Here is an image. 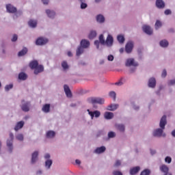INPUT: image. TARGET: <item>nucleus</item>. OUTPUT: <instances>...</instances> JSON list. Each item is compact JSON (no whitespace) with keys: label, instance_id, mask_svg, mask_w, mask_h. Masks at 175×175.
Returning <instances> with one entry per match:
<instances>
[{"label":"nucleus","instance_id":"obj_1","mask_svg":"<svg viewBox=\"0 0 175 175\" xmlns=\"http://www.w3.org/2000/svg\"><path fill=\"white\" fill-rule=\"evenodd\" d=\"M165 125H167V116L164 115L159 123V126L161 129H157L153 132V136H155L157 137H161V136H165V134L163 133V130L165 128Z\"/></svg>","mask_w":175,"mask_h":175},{"label":"nucleus","instance_id":"obj_2","mask_svg":"<svg viewBox=\"0 0 175 175\" xmlns=\"http://www.w3.org/2000/svg\"><path fill=\"white\" fill-rule=\"evenodd\" d=\"M29 67L31 69H34V74L36 75H38L44 70V67L42 65H39V63L36 60L30 62Z\"/></svg>","mask_w":175,"mask_h":175},{"label":"nucleus","instance_id":"obj_3","mask_svg":"<svg viewBox=\"0 0 175 175\" xmlns=\"http://www.w3.org/2000/svg\"><path fill=\"white\" fill-rule=\"evenodd\" d=\"M81 46H79L77 50V55L79 56L83 52L84 48H88L90 46V42L85 40H83L81 42Z\"/></svg>","mask_w":175,"mask_h":175},{"label":"nucleus","instance_id":"obj_4","mask_svg":"<svg viewBox=\"0 0 175 175\" xmlns=\"http://www.w3.org/2000/svg\"><path fill=\"white\" fill-rule=\"evenodd\" d=\"M105 100L100 98H88V103H92V105H96V103H98V105H103Z\"/></svg>","mask_w":175,"mask_h":175},{"label":"nucleus","instance_id":"obj_5","mask_svg":"<svg viewBox=\"0 0 175 175\" xmlns=\"http://www.w3.org/2000/svg\"><path fill=\"white\" fill-rule=\"evenodd\" d=\"M14 137V135H13V133H10V140L7 141V146L10 149V152H12V150H13V139Z\"/></svg>","mask_w":175,"mask_h":175},{"label":"nucleus","instance_id":"obj_6","mask_svg":"<svg viewBox=\"0 0 175 175\" xmlns=\"http://www.w3.org/2000/svg\"><path fill=\"white\" fill-rule=\"evenodd\" d=\"M47 42H49V40L43 37L38 38L36 41V45H44Z\"/></svg>","mask_w":175,"mask_h":175},{"label":"nucleus","instance_id":"obj_7","mask_svg":"<svg viewBox=\"0 0 175 175\" xmlns=\"http://www.w3.org/2000/svg\"><path fill=\"white\" fill-rule=\"evenodd\" d=\"M133 42L131 41H129L127 42V44L125 46V51L127 53H131L133 49Z\"/></svg>","mask_w":175,"mask_h":175},{"label":"nucleus","instance_id":"obj_8","mask_svg":"<svg viewBox=\"0 0 175 175\" xmlns=\"http://www.w3.org/2000/svg\"><path fill=\"white\" fill-rule=\"evenodd\" d=\"M126 66H137L138 64L137 62H135L134 59L129 58L126 62Z\"/></svg>","mask_w":175,"mask_h":175},{"label":"nucleus","instance_id":"obj_9","mask_svg":"<svg viewBox=\"0 0 175 175\" xmlns=\"http://www.w3.org/2000/svg\"><path fill=\"white\" fill-rule=\"evenodd\" d=\"M160 170L161 171V172L164 173L165 175H172V174H169V168L166 165H162L160 167Z\"/></svg>","mask_w":175,"mask_h":175},{"label":"nucleus","instance_id":"obj_10","mask_svg":"<svg viewBox=\"0 0 175 175\" xmlns=\"http://www.w3.org/2000/svg\"><path fill=\"white\" fill-rule=\"evenodd\" d=\"M64 92L66 93L67 98H72V94L71 93V91H70L69 87L67 85H64Z\"/></svg>","mask_w":175,"mask_h":175},{"label":"nucleus","instance_id":"obj_11","mask_svg":"<svg viewBox=\"0 0 175 175\" xmlns=\"http://www.w3.org/2000/svg\"><path fill=\"white\" fill-rule=\"evenodd\" d=\"M7 11L10 13H16L17 12V8H14L13 5L8 4L6 5Z\"/></svg>","mask_w":175,"mask_h":175},{"label":"nucleus","instance_id":"obj_12","mask_svg":"<svg viewBox=\"0 0 175 175\" xmlns=\"http://www.w3.org/2000/svg\"><path fill=\"white\" fill-rule=\"evenodd\" d=\"M39 155V152L38 151H35L32 153L31 155V163L34 164L38 161V156Z\"/></svg>","mask_w":175,"mask_h":175},{"label":"nucleus","instance_id":"obj_13","mask_svg":"<svg viewBox=\"0 0 175 175\" xmlns=\"http://www.w3.org/2000/svg\"><path fill=\"white\" fill-rule=\"evenodd\" d=\"M143 30H144V31L146 33H147V34H148V35H151V34L152 33V32H153V31H152V29H151V27H150V26H148V25H144V26L143 27Z\"/></svg>","mask_w":175,"mask_h":175},{"label":"nucleus","instance_id":"obj_14","mask_svg":"<svg viewBox=\"0 0 175 175\" xmlns=\"http://www.w3.org/2000/svg\"><path fill=\"white\" fill-rule=\"evenodd\" d=\"M148 87L150 88H154V87H156V79L154 77L149 79Z\"/></svg>","mask_w":175,"mask_h":175},{"label":"nucleus","instance_id":"obj_15","mask_svg":"<svg viewBox=\"0 0 175 175\" xmlns=\"http://www.w3.org/2000/svg\"><path fill=\"white\" fill-rule=\"evenodd\" d=\"M106 150V148L105 146H101L99 148H96V150H94V153L97 154H102L103 152H105Z\"/></svg>","mask_w":175,"mask_h":175},{"label":"nucleus","instance_id":"obj_16","mask_svg":"<svg viewBox=\"0 0 175 175\" xmlns=\"http://www.w3.org/2000/svg\"><path fill=\"white\" fill-rule=\"evenodd\" d=\"M140 171V167L139 166L134 167L131 169L130 174L131 175H135Z\"/></svg>","mask_w":175,"mask_h":175},{"label":"nucleus","instance_id":"obj_17","mask_svg":"<svg viewBox=\"0 0 175 175\" xmlns=\"http://www.w3.org/2000/svg\"><path fill=\"white\" fill-rule=\"evenodd\" d=\"M23 126H24V121H20L16 123V124L14 127V131H16V132H17V131H20V129H21V128H23Z\"/></svg>","mask_w":175,"mask_h":175},{"label":"nucleus","instance_id":"obj_18","mask_svg":"<svg viewBox=\"0 0 175 175\" xmlns=\"http://www.w3.org/2000/svg\"><path fill=\"white\" fill-rule=\"evenodd\" d=\"M88 111L90 116H91L92 118H93V117H94V116L96 118H98L100 114V112L98 111H95L92 112V111H90V110H88Z\"/></svg>","mask_w":175,"mask_h":175},{"label":"nucleus","instance_id":"obj_19","mask_svg":"<svg viewBox=\"0 0 175 175\" xmlns=\"http://www.w3.org/2000/svg\"><path fill=\"white\" fill-rule=\"evenodd\" d=\"M156 5L159 8H163L165 7V3L162 0H157Z\"/></svg>","mask_w":175,"mask_h":175},{"label":"nucleus","instance_id":"obj_20","mask_svg":"<svg viewBox=\"0 0 175 175\" xmlns=\"http://www.w3.org/2000/svg\"><path fill=\"white\" fill-rule=\"evenodd\" d=\"M105 42L108 46H111L113 44V38H112V36H110V35H108Z\"/></svg>","mask_w":175,"mask_h":175},{"label":"nucleus","instance_id":"obj_21","mask_svg":"<svg viewBox=\"0 0 175 175\" xmlns=\"http://www.w3.org/2000/svg\"><path fill=\"white\" fill-rule=\"evenodd\" d=\"M28 24L31 27L35 28L38 25V22L35 20H30Z\"/></svg>","mask_w":175,"mask_h":175},{"label":"nucleus","instance_id":"obj_22","mask_svg":"<svg viewBox=\"0 0 175 175\" xmlns=\"http://www.w3.org/2000/svg\"><path fill=\"white\" fill-rule=\"evenodd\" d=\"M55 135V133L53 131H49L46 133V137H48V139H52L53 137H54Z\"/></svg>","mask_w":175,"mask_h":175},{"label":"nucleus","instance_id":"obj_23","mask_svg":"<svg viewBox=\"0 0 175 175\" xmlns=\"http://www.w3.org/2000/svg\"><path fill=\"white\" fill-rule=\"evenodd\" d=\"M28 49L27 48H23V50L18 52V56L21 57L27 54Z\"/></svg>","mask_w":175,"mask_h":175},{"label":"nucleus","instance_id":"obj_24","mask_svg":"<svg viewBox=\"0 0 175 175\" xmlns=\"http://www.w3.org/2000/svg\"><path fill=\"white\" fill-rule=\"evenodd\" d=\"M46 13L51 18H53L55 15V13L53 11H51L50 10H46Z\"/></svg>","mask_w":175,"mask_h":175},{"label":"nucleus","instance_id":"obj_25","mask_svg":"<svg viewBox=\"0 0 175 175\" xmlns=\"http://www.w3.org/2000/svg\"><path fill=\"white\" fill-rule=\"evenodd\" d=\"M113 117V114L111 112H106L105 113V118H106V120H111Z\"/></svg>","mask_w":175,"mask_h":175},{"label":"nucleus","instance_id":"obj_26","mask_svg":"<svg viewBox=\"0 0 175 175\" xmlns=\"http://www.w3.org/2000/svg\"><path fill=\"white\" fill-rule=\"evenodd\" d=\"M62 67L63 68V69L64 70H68L69 68V66H68V64L66 61H63L62 62Z\"/></svg>","mask_w":175,"mask_h":175},{"label":"nucleus","instance_id":"obj_27","mask_svg":"<svg viewBox=\"0 0 175 175\" xmlns=\"http://www.w3.org/2000/svg\"><path fill=\"white\" fill-rule=\"evenodd\" d=\"M27 75L24 72H21L18 75V79L21 80H25L27 79Z\"/></svg>","mask_w":175,"mask_h":175},{"label":"nucleus","instance_id":"obj_28","mask_svg":"<svg viewBox=\"0 0 175 175\" xmlns=\"http://www.w3.org/2000/svg\"><path fill=\"white\" fill-rule=\"evenodd\" d=\"M109 109H108V110H117V109H118L119 107V105L118 104H111V105H109Z\"/></svg>","mask_w":175,"mask_h":175},{"label":"nucleus","instance_id":"obj_29","mask_svg":"<svg viewBox=\"0 0 175 175\" xmlns=\"http://www.w3.org/2000/svg\"><path fill=\"white\" fill-rule=\"evenodd\" d=\"M96 21L98 22V23H103L105 21V18L103 16L99 14L96 16Z\"/></svg>","mask_w":175,"mask_h":175},{"label":"nucleus","instance_id":"obj_30","mask_svg":"<svg viewBox=\"0 0 175 175\" xmlns=\"http://www.w3.org/2000/svg\"><path fill=\"white\" fill-rule=\"evenodd\" d=\"M52 164H53V161L51 160H50V159H48L45 162V167L47 169H50V167H51Z\"/></svg>","mask_w":175,"mask_h":175},{"label":"nucleus","instance_id":"obj_31","mask_svg":"<svg viewBox=\"0 0 175 175\" xmlns=\"http://www.w3.org/2000/svg\"><path fill=\"white\" fill-rule=\"evenodd\" d=\"M116 128L118 131H120V132H124L125 127L124 125L123 124H116Z\"/></svg>","mask_w":175,"mask_h":175},{"label":"nucleus","instance_id":"obj_32","mask_svg":"<svg viewBox=\"0 0 175 175\" xmlns=\"http://www.w3.org/2000/svg\"><path fill=\"white\" fill-rule=\"evenodd\" d=\"M169 43L167 40H161L160 42V45L162 47H167L168 46Z\"/></svg>","mask_w":175,"mask_h":175},{"label":"nucleus","instance_id":"obj_33","mask_svg":"<svg viewBox=\"0 0 175 175\" xmlns=\"http://www.w3.org/2000/svg\"><path fill=\"white\" fill-rule=\"evenodd\" d=\"M150 171L148 169H146L143 170L140 174V175H150Z\"/></svg>","mask_w":175,"mask_h":175},{"label":"nucleus","instance_id":"obj_34","mask_svg":"<svg viewBox=\"0 0 175 175\" xmlns=\"http://www.w3.org/2000/svg\"><path fill=\"white\" fill-rule=\"evenodd\" d=\"M96 36V32L95 31H92L89 34V38L93 39Z\"/></svg>","mask_w":175,"mask_h":175},{"label":"nucleus","instance_id":"obj_35","mask_svg":"<svg viewBox=\"0 0 175 175\" xmlns=\"http://www.w3.org/2000/svg\"><path fill=\"white\" fill-rule=\"evenodd\" d=\"M109 96L110 98H112V99H113V100H116V94L115 92L112 91L109 92Z\"/></svg>","mask_w":175,"mask_h":175},{"label":"nucleus","instance_id":"obj_36","mask_svg":"<svg viewBox=\"0 0 175 175\" xmlns=\"http://www.w3.org/2000/svg\"><path fill=\"white\" fill-rule=\"evenodd\" d=\"M81 3V9H85L88 7V5L85 3H83L85 1V0H79Z\"/></svg>","mask_w":175,"mask_h":175},{"label":"nucleus","instance_id":"obj_37","mask_svg":"<svg viewBox=\"0 0 175 175\" xmlns=\"http://www.w3.org/2000/svg\"><path fill=\"white\" fill-rule=\"evenodd\" d=\"M16 139L20 142H23L24 140V136L23 135V134H18L16 135Z\"/></svg>","mask_w":175,"mask_h":175},{"label":"nucleus","instance_id":"obj_38","mask_svg":"<svg viewBox=\"0 0 175 175\" xmlns=\"http://www.w3.org/2000/svg\"><path fill=\"white\" fill-rule=\"evenodd\" d=\"M118 40L119 41V42L123 43V42H124V36H121V35L118 36Z\"/></svg>","mask_w":175,"mask_h":175},{"label":"nucleus","instance_id":"obj_39","mask_svg":"<svg viewBox=\"0 0 175 175\" xmlns=\"http://www.w3.org/2000/svg\"><path fill=\"white\" fill-rule=\"evenodd\" d=\"M50 104H45L43 107L42 110H50Z\"/></svg>","mask_w":175,"mask_h":175},{"label":"nucleus","instance_id":"obj_40","mask_svg":"<svg viewBox=\"0 0 175 175\" xmlns=\"http://www.w3.org/2000/svg\"><path fill=\"white\" fill-rule=\"evenodd\" d=\"M99 41L102 44H104L105 41L104 40V36L103 34H101L100 36H99Z\"/></svg>","mask_w":175,"mask_h":175},{"label":"nucleus","instance_id":"obj_41","mask_svg":"<svg viewBox=\"0 0 175 175\" xmlns=\"http://www.w3.org/2000/svg\"><path fill=\"white\" fill-rule=\"evenodd\" d=\"M12 88H13V84L7 85L5 87V90L9 91L10 90H12Z\"/></svg>","mask_w":175,"mask_h":175},{"label":"nucleus","instance_id":"obj_42","mask_svg":"<svg viewBox=\"0 0 175 175\" xmlns=\"http://www.w3.org/2000/svg\"><path fill=\"white\" fill-rule=\"evenodd\" d=\"M162 25L161 23L159 21H157L155 23V28L156 29H158L159 27H161Z\"/></svg>","mask_w":175,"mask_h":175},{"label":"nucleus","instance_id":"obj_43","mask_svg":"<svg viewBox=\"0 0 175 175\" xmlns=\"http://www.w3.org/2000/svg\"><path fill=\"white\" fill-rule=\"evenodd\" d=\"M165 163L170 164L172 162V158L170 157H166L165 159Z\"/></svg>","mask_w":175,"mask_h":175},{"label":"nucleus","instance_id":"obj_44","mask_svg":"<svg viewBox=\"0 0 175 175\" xmlns=\"http://www.w3.org/2000/svg\"><path fill=\"white\" fill-rule=\"evenodd\" d=\"M120 165H121V161L120 160H117L116 161L114 167H120Z\"/></svg>","mask_w":175,"mask_h":175},{"label":"nucleus","instance_id":"obj_45","mask_svg":"<svg viewBox=\"0 0 175 175\" xmlns=\"http://www.w3.org/2000/svg\"><path fill=\"white\" fill-rule=\"evenodd\" d=\"M115 136H116V134L113 131L109 132L108 134L109 137H115Z\"/></svg>","mask_w":175,"mask_h":175},{"label":"nucleus","instance_id":"obj_46","mask_svg":"<svg viewBox=\"0 0 175 175\" xmlns=\"http://www.w3.org/2000/svg\"><path fill=\"white\" fill-rule=\"evenodd\" d=\"M175 84V79L170 80L168 82V85H174Z\"/></svg>","mask_w":175,"mask_h":175},{"label":"nucleus","instance_id":"obj_47","mask_svg":"<svg viewBox=\"0 0 175 175\" xmlns=\"http://www.w3.org/2000/svg\"><path fill=\"white\" fill-rule=\"evenodd\" d=\"M113 175H122V173L120 171H113Z\"/></svg>","mask_w":175,"mask_h":175},{"label":"nucleus","instance_id":"obj_48","mask_svg":"<svg viewBox=\"0 0 175 175\" xmlns=\"http://www.w3.org/2000/svg\"><path fill=\"white\" fill-rule=\"evenodd\" d=\"M17 38H18L17 35L14 34V35L13 36V38H12V42H16V41L17 40Z\"/></svg>","mask_w":175,"mask_h":175},{"label":"nucleus","instance_id":"obj_49","mask_svg":"<svg viewBox=\"0 0 175 175\" xmlns=\"http://www.w3.org/2000/svg\"><path fill=\"white\" fill-rule=\"evenodd\" d=\"M123 79H121V80L119 81V82H116V83H115V85H122V84H123V83H122V81Z\"/></svg>","mask_w":175,"mask_h":175},{"label":"nucleus","instance_id":"obj_50","mask_svg":"<svg viewBox=\"0 0 175 175\" xmlns=\"http://www.w3.org/2000/svg\"><path fill=\"white\" fill-rule=\"evenodd\" d=\"M161 76H162V77H165L167 76V71H166V70H163Z\"/></svg>","mask_w":175,"mask_h":175},{"label":"nucleus","instance_id":"obj_51","mask_svg":"<svg viewBox=\"0 0 175 175\" xmlns=\"http://www.w3.org/2000/svg\"><path fill=\"white\" fill-rule=\"evenodd\" d=\"M172 14V12H171L170 10H166L165 11V15H169V14Z\"/></svg>","mask_w":175,"mask_h":175},{"label":"nucleus","instance_id":"obj_52","mask_svg":"<svg viewBox=\"0 0 175 175\" xmlns=\"http://www.w3.org/2000/svg\"><path fill=\"white\" fill-rule=\"evenodd\" d=\"M109 61H113V56L112 55H109L107 57Z\"/></svg>","mask_w":175,"mask_h":175},{"label":"nucleus","instance_id":"obj_53","mask_svg":"<svg viewBox=\"0 0 175 175\" xmlns=\"http://www.w3.org/2000/svg\"><path fill=\"white\" fill-rule=\"evenodd\" d=\"M99 44H100V42L98 40H96L94 42V44L96 46L97 49L99 48Z\"/></svg>","mask_w":175,"mask_h":175},{"label":"nucleus","instance_id":"obj_54","mask_svg":"<svg viewBox=\"0 0 175 175\" xmlns=\"http://www.w3.org/2000/svg\"><path fill=\"white\" fill-rule=\"evenodd\" d=\"M42 3L45 5L49 4V0H42Z\"/></svg>","mask_w":175,"mask_h":175},{"label":"nucleus","instance_id":"obj_55","mask_svg":"<svg viewBox=\"0 0 175 175\" xmlns=\"http://www.w3.org/2000/svg\"><path fill=\"white\" fill-rule=\"evenodd\" d=\"M45 159H49L50 158V154H46L44 156Z\"/></svg>","mask_w":175,"mask_h":175},{"label":"nucleus","instance_id":"obj_56","mask_svg":"<svg viewBox=\"0 0 175 175\" xmlns=\"http://www.w3.org/2000/svg\"><path fill=\"white\" fill-rule=\"evenodd\" d=\"M75 162H76L77 165H80L81 164V161L79 159H76Z\"/></svg>","mask_w":175,"mask_h":175},{"label":"nucleus","instance_id":"obj_57","mask_svg":"<svg viewBox=\"0 0 175 175\" xmlns=\"http://www.w3.org/2000/svg\"><path fill=\"white\" fill-rule=\"evenodd\" d=\"M150 153L152 155H154L155 153H156V151L155 150H150Z\"/></svg>","mask_w":175,"mask_h":175},{"label":"nucleus","instance_id":"obj_58","mask_svg":"<svg viewBox=\"0 0 175 175\" xmlns=\"http://www.w3.org/2000/svg\"><path fill=\"white\" fill-rule=\"evenodd\" d=\"M172 135L174 137H175V129L172 132Z\"/></svg>","mask_w":175,"mask_h":175},{"label":"nucleus","instance_id":"obj_59","mask_svg":"<svg viewBox=\"0 0 175 175\" xmlns=\"http://www.w3.org/2000/svg\"><path fill=\"white\" fill-rule=\"evenodd\" d=\"M67 54L69 57H71L72 55V54L70 51H68Z\"/></svg>","mask_w":175,"mask_h":175},{"label":"nucleus","instance_id":"obj_60","mask_svg":"<svg viewBox=\"0 0 175 175\" xmlns=\"http://www.w3.org/2000/svg\"><path fill=\"white\" fill-rule=\"evenodd\" d=\"M42 174V172L40 170L37 172V175H40Z\"/></svg>","mask_w":175,"mask_h":175},{"label":"nucleus","instance_id":"obj_61","mask_svg":"<svg viewBox=\"0 0 175 175\" xmlns=\"http://www.w3.org/2000/svg\"><path fill=\"white\" fill-rule=\"evenodd\" d=\"M23 110H29V108H28L27 107H26L25 108H23Z\"/></svg>","mask_w":175,"mask_h":175},{"label":"nucleus","instance_id":"obj_62","mask_svg":"<svg viewBox=\"0 0 175 175\" xmlns=\"http://www.w3.org/2000/svg\"><path fill=\"white\" fill-rule=\"evenodd\" d=\"M70 106H71V107H75L76 104H72Z\"/></svg>","mask_w":175,"mask_h":175},{"label":"nucleus","instance_id":"obj_63","mask_svg":"<svg viewBox=\"0 0 175 175\" xmlns=\"http://www.w3.org/2000/svg\"><path fill=\"white\" fill-rule=\"evenodd\" d=\"M123 51H124V49H120V52L122 53H123Z\"/></svg>","mask_w":175,"mask_h":175},{"label":"nucleus","instance_id":"obj_64","mask_svg":"<svg viewBox=\"0 0 175 175\" xmlns=\"http://www.w3.org/2000/svg\"><path fill=\"white\" fill-rule=\"evenodd\" d=\"M49 111H50V110H44V113H49Z\"/></svg>","mask_w":175,"mask_h":175}]
</instances>
